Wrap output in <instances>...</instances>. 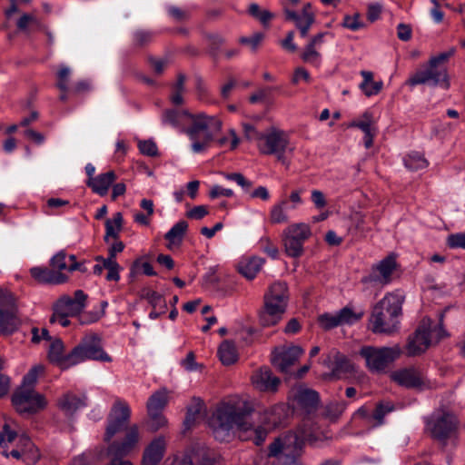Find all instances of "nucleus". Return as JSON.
<instances>
[{
	"mask_svg": "<svg viewBox=\"0 0 465 465\" xmlns=\"http://www.w3.org/2000/svg\"><path fill=\"white\" fill-rule=\"evenodd\" d=\"M162 123L173 128H183L191 123L185 133L192 141V150L195 153H203L222 128V122L204 114H192L186 110L168 109L162 115Z\"/></svg>",
	"mask_w": 465,
	"mask_h": 465,
	"instance_id": "f257e3e1",
	"label": "nucleus"
},
{
	"mask_svg": "<svg viewBox=\"0 0 465 465\" xmlns=\"http://www.w3.org/2000/svg\"><path fill=\"white\" fill-rule=\"evenodd\" d=\"M253 420V409L246 401L229 400L217 405L208 419V426L218 433L247 432L254 427Z\"/></svg>",
	"mask_w": 465,
	"mask_h": 465,
	"instance_id": "f03ea898",
	"label": "nucleus"
},
{
	"mask_svg": "<svg viewBox=\"0 0 465 465\" xmlns=\"http://www.w3.org/2000/svg\"><path fill=\"white\" fill-rule=\"evenodd\" d=\"M403 295L400 291L388 292L374 307L370 328L374 333L391 334L399 327Z\"/></svg>",
	"mask_w": 465,
	"mask_h": 465,
	"instance_id": "7ed1b4c3",
	"label": "nucleus"
},
{
	"mask_svg": "<svg viewBox=\"0 0 465 465\" xmlns=\"http://www.w3.org/2000/svg\"><path fill=\"white\" fill-rule=\"evenodd\" d=\"M455 53V49L451 48L447 52L439 54L430 57L428 66L424 69L417 70L408 80L407 84L415 86L418 84H427L429 86H440L449 89L450 80L448 70L441 65L449 60Z\"/></svg>",
	"mask_w": 465,
	"mask_h": 465,
	"instance_id": "20e7f679",
	"label": "nucleus"
},
{
	"mask_svg": "<svg viewBox=\"0 0 465 465\" xmlns=\"http://www.w3.org/2000/svg\"><path fill=\"white\" fill-rule=\"evenodd\" d=\"M318 438H308L311 446H316ZM307 438H275L269 446V455L282 459L283 465H303L298 457L302 455Z\"/></svg>",
	"mask_w": 465,
	"mask_h": 465,
	"instance_id": "39448f33",
	"label": "nucleus"
},
{
	"mask_svg": "<svg viewBox=\"0 0 465 465\" xmlns=\"http://www.w3.org/2000/svg\"><path fill=\"white\" fill-rule=\"evenodd\" d=\"M132 411L127 401L116 399L107 417L106 435L114 436L125 433L124 436H139L136 424L129 426Z\"/></svg>",
	"mask_w": 465,
	"mask_h": 465,
	"instance_id": "423d86ee",
	"label": "nucleus"
},
{
	"mask_svg": "<svg viewBox=\"0 0 465 465\" xmlns=\"http://www.w3.org/2000/svg\"><path fill=\"white\" fill-rule=\"evenodd\" d=\"M74 366L85 361L111 362L112 358L103 348L102 338L97 333L85 334L73 350Z\"/></svg>",
	"mask_w": 465,
	"mask_h": 465,
	"instance_id": "0eeeda50",
	"label": "nucleus"
},
{
	"mask_svg": "<svg viewBox=\"0 0 465 465\" xmlns=\"http://www.w3.org/2000/svg\"><path fill=\"white\" fill-rule=\"evenodd\" d=\"M254 427L252 429L256 436H266L274 430L284 426L288 418V409L283 404H279L266 410L262 413L256 414L253 411Z\"/></svg>",
	"mask_w": 465,
	"mask_h": 465,
	"instance_id": "6e6552de",
	"label": "nucleus"
},
{
	"mask_svg": "<svg viewBox=\"0 0 465 465\" xmlns=\"http://www.w3.org/2000/svg\"><path fill=\"white\" fill-rule=\"evenodd\" d=\"M11 401L15 411L22 415L38 413L47 406V401L43 394L25 388H17Z\"/></svg>",
	"mask_w": 465,
	"mask_h": 465,
	"instance_id": "1a4fd4ad",
	"label": "nucleus"
},
{
	"mask_svg": "<svg viewBox=\"0 0 465 465\" xmlns=\"http://www.w3.org/2000/svg\"><path fill=\"white\" fill-rule=\"evenodd\" d=\"M289 144L288 135L284 131L272 126L264 132V134L258 148L261 153L267 155H275L282 163H285V152Z\"/></svg>",
	"mask_w": 465,
	"mask_h": 465,
	"instance_id": "9d476101",
	"label": "nucleus"
},
{
	"mask_svg": "<svg viewBox=\"0 0 465 465\" xmlns=\"http://www.w3.org/2000/svg\"><path fill=\"white\" fill-rule=\"evenodd\" d=\"M312 235L311 228L306 223H295L284 229L282 242L288 256L298 258L303 253V244Z\"/></svg>",
	"mask_w": 465,
	"mask_h": 465,
	"instance_id": "9b49d317",
	"label": "nucleus"
},
{
	"mask_svg": "<svg viewBox=\"0 0 465 465\" xmlns=\"http://www.w3.org/2000/svg\"><path fill=\"white\" fill-rule=\"evenodd\" d=\"M401 354V349L395 347H363L361 355L365 359L366 364L371 371H381L389 363L397 359Z\"/></svg>",
	"mask_w": 465,
	"mask_h": 465,
	"instance_id": "f8f14e48",
	"label": "nucleus"
},
{
	"mask_svg": "<svg viewBox=\"0 0 465 465\" xmlns=\"http://www.w3.org/2000/svg\"><path fill=\"white\" fill-rule=\"evenodd\" d=\"M397 268L396 256L390 254L373 264L368 275L361 282L366 284L388 285L392 281V274Z\"/></svg>",
	"mask_w": 465,
	"mask_h": 465,
	"instance_id": "ddd939ff",
	"label": "nucleus"
},
{
	"mask_svg": "<svg viewBox=\"0 0 465 465\" xmlns=\"http://www.w3.org/2000/svg\"><path fill=\"white\" fill-rule=\"evenodd\" d=\"M221 459L220 453L207 447H198L189 453L174 458L172 465H215Z\"/></svg>",
	"mask_w": 465,
	"mask_h": 465,
	"instance_id": "4468645a",
	"label": "nucleus"
},
{
	"mask_svg": "<svg viewBox=\"0 0 465 465\" xmlns=\"http://www.w3.org/2000/svg\"><path fill=\"white\" fill-rule=\"evenodd\" d=\"M1 453L5 457L12 456L19 460L27 452H32L34 458H38V450L31 442L30 438H0Z\"/></svg>",
	"mask_w": 465,
	"mask_h": 465,
	"instance_id": "2eb2a0df",
	"label": "nucleus"
},
{
	"mask_svg": "<svg viewBox=\"0 0 465 465\" xmlns=\"http://www.w3.org/2000/svg\"><path fill=\"white\" fill-rule=\"evenodd\" d=\"M424 423L426 430L430 432L431 436H448L457 429L458 420L450 413H433L424 418Z\"/></svg>",
	"mask_w": 465,
	"mask_h": 465,
	"instance_id": "dca6fc26",
	"label": "nucleus"
},
{
	"mask_svg": "<svg viewBox=\"0 0 465 465\" xmlns=\"http://www.w3.org/2000/svg\"><path fill=\"white\" fill-rule=\"evenodd\" d=\"M430 320L423 319L412 336L409 338L406 345L408 356H416L423 353L430 345Z\"/></svg>",
	"mask_w": 465,
	"mask_h": 465,
	"instance_id": "f3484780",
	"label": "nucleus"
},
{
	"mask_svg": "<svg viewBox=\"0 0 465 465\" xmlns=\"http://www.w3.org/2000/svg\"><path fill=\"white\" fill-rule=\"evenodd\" d=\"M303 352L302 348L297 345L276 348L272 354V363L279 371L288 373Z\"/></svg>",
	"mask_w": 465,
	"mask_h": 465,
	"instance_id": "a211bd4d",
	"label": "nucleus"
},
{
	"mask_svg": "<svg viewBox=\"0 0 465 465\" xmlns=\"http://www.w3.org/2000/svg\"><path fill=\"white\" fill-rule=\"evenodd\" d=\"M87 295L82 291H75L74 297L64 295L57 300L54 311L55 315L76 316L82 312L86 306Z\"/></svg>",
	"mask_w": 465,
	"mask_h": 465,
	"instance_id": "6ab92c4d",
	"label": "nucleus"
},
{
	"mask_svg": "<svg viewBox=\"0 0 465 465\" xmlns=\"http://www.w3.org/2000/svg\"><path fill=\"white\" fill-rule=\"evenodd\" d=\"M326 37L332 38L333 36L330 32H321L309 38L308 43L305 45L301 54V58L304 63L315 67L321 66L322 55L320 50Z\"/></svg>",
	"mask_w": 465,
	"mask_h": 465,
	"instance_id": "aec40b11",
	"label": "nucleus"
},
{
	"mask_svg": "<svg viewBox=\"0 0 465 465\" xmlns=\"http://www.w3.org/2000/svg\"><path fill=\"white\" fill-rule=\"evenodd\" d=\"M88 404V398L84 393L66 391L61 395L56 402L58 409L68 418L72 419L78 411Z\"/></svg>",
	"mask_w": 465,
	"mask_h": 465,
	"instance_id": "412c9836",
	"label": "nucleus"
},
{
	"mask_svg": "<svg viewBox=\"0 0 465 465\" xmlns=\"http://www.w3.org/2000/svg\"><path fill=\"white\" fill-rule=\"evenodd\" d=\"M284 14L287 20L292 21L299 30L302 37H306L312 25L315 22V15L312 11V5L307 3L303 5L302 12L299 14L288 8L284 9Z\"/></svg>",
	"mask_w": 465,
	"mask_h": 465,
	"instance_id": "4be33fe9",
	"label": "nucleus"
},
{
	"mask_svg": "<svg viewBox=\"0 0 465 465\" xmlns=\"http://www.w3.org/2000/svg\"><path fill=\"white\" fill-rule=\"evenodd\" d=\"M391 378L405 388H420L424 385L421 373L414 367L394 371L391 373Z\"/></svg>",
	"mask_w": 465,
	"mask_h": 465,
	"instance_id": "5701e85b",
	"label": "nucleus"
},
{
	"mask_svg": "<svg viewBox=\"0 0 465 465\" xmlns=\"http://www.w3.org/2000/svg\"><path fill=\"white\" fill-rule=\"evenodd\" d=\"M252 382L260 391L275 392L278 390L280 379L273 376L268 367H262L252 374Z\"/></svg>",
	"mask_w": 465,
	"mask_h": 465,
	"instance_id": "b1692460",
	"label": "nucleus"
},
{
	"mask_svg": "<svg viewBox=\"0 0 465 465\" xmlns=\"http://www.w3.org/2000/svg\"><path fill=\"white\" fill-rule=\"evenodd\" d=\"M166 448L164 438H154L143 450L142 465H158L164 457Z\"/></svg>",
	"mask_w": 465,
	"mask_h": 465,
	"instance_id": "393cba45",
	"label": "nucleus"
},
{
	"mask_svg": "<svg viewBox=\"0 0 465 465\" xmlns=\"http://www.w3.org/2000/svg\"><path fill=\"white\" fill-rule=\"evenodd\" d=\"M72 351L64 354V345L60 339H56L50 344L48 351V359L62 370H67L74 366Z\"/></svg>",
	"mask_w": 465,
	"mask_h": 465,
	"instance_id": "a878e982",
	"label": "nucleus"
},
{
	"mask_svg": "<svg viewBox=\"0 0 465 465\" xmlns=\"http://www.w3.org/2000/svg\"><path fill=\"white\" fill-rule=\"evenodd\" d=\"M30 273L35 280L46 284H62L69 279L67 274L56 272L52 267H33L30 269Z\"/></svg>",
	"mask_w": 465,
	"mask_h": 465,
	"instance_id": "bb28decb",
	"label": "nucleus"
},
{
	"mask_svg": "<svg viewBox=\"0 0 465 465\" xmlns=\"http://www.w3.org/2000/svg\"><path fill=\"white\" fill-rule=\"evenodd\" d=\"M287 307L273 305L271 302H263V307L259 313V322L263 327L277 325L286 312Z\"/></svg>",
	"mask_w": 465,
	"mask_h": 465,
	"instance_id": "cd10ccee",
	"label": "nucleus"
},
{
	"mask_svg": "<svg viewBox=\"0 0 465 465\" xmlns=\"http://www.w3.org/2000/svg\"><path fill=\"white\" fill-rule=\"evenodd\" d=\"M21 325L17 306L0 309V332L5 335L14 333Z\"/></svg>",
	"mask_w": 465,
	"mask_h": 465,
	"instance_id": "c85d7f7f",
	"label": "nucleus"
},
{
	"mask_svg": "<svg viewBox=\"0 0 465 465\" xmlns=\"http://www.w3.org/2000/svg\"><path fill=\"white\" fill-rule=\"evenodd\" d=\"M289 293L287 284L283 282L272 283L264 293L263 302H271L273 305L287 307Z\"/></svg>",
	"mask_w": 465,
	"mask_h": 465,
	"instance_id": "c756f323",
	"label": "nucleus"
},
{
	"mask_svg": "<svg viewBox=\"0 0 465 465\" xmlns=\"http://www.w3.org/2000/svg\"><path fill=\"white\" fill-rule=\"evenodd\" d=\"M115 179V173L114 171H109L104 173L98 174L94 179H88L87 185L94 193L100 196H104L107 194L110 186L114 183Z\"/></svg>",
	"mask_w": 465,
	"mask_h": 465,
	"instance_id": "7c9ffc66",
	"label": "nucleus"
},
{
	"mask_svg": "<svg viewBox=\"0 0 465 465\" xmlns=\"http://www.w3.org/2000/svg\"><path fill=\"white\" fill-rule=\"evenodd\" d=\"M265 260L261 257L252 256L242 258L237 265L239 273L247 280H253L257 273L261 271Z\"/></svg>",
	"mask_w": 465,
	"mask_h": 465,
	"instance_id": "2f4dec72",
	"label": "nucleus"
},
{
	"mask_svg": "<svg viewBox=\"0 0 465 465\" xmlns=\"http://www.w3.org/2000/svg\"><path fill=\"white\" fill-rule=\"evenodd\" d=\"M206 411L204 401L199 397H193L186 408V416L183 420V432L189 430L195 423L200 415Z\"/></svg>",
	"mask_w": 465,
	"mask_h": 465,
	"instance_id": "473e14b6",
	"label": "nucleus"
},
{
	"mask_svg": "<svg viewBox=\"0 0 465 465\" xmlns=\"http://www.w3.org/2000/svg\"><path fill=\"white\" fill-rule=\"evenodd\" d=\"M167 402L168 395L165 389L154 391L147 401V413H163Z\"/></svg>",
	"mask_w": 465,
	"mask_h": 465,
	"instance_id": "72a5a7b5",
	"label": "nucleus"
},
{
	"mask_svg": "<svg viewBox=\"0 0 465 465\" xmlns=\"http://www.w3.org/2000/svg\"><path fill=\"white\" fill-rule=\"evenodd\" d=\"M294 399L300 406L308 411L314 409L320 400L317 391L307 388H300L295 393Z\"/></svg>",
	"mask_w": 465,
	"mask_h": 465,
	"instance_id": "f704fd0d",
	"label": "nucleus"
},
{
	"mask_svg": "<svg viewBox=\"0 0 465 465\" xmlns=\"http://www.w3.org/2000/svg\"><path fill=\"white\" fill-rule=\"evenodd\" d=\"M361 75L363 80L360 84L359 87L362 91V93L371 97L372 95L378 94L383 86L382 81H373V74L370 71H361Z\"/></svg>",
	"mask_w": 465,
	"mask_h": 465,
	"instance_id": "c9c22d12",
	"label": "nucleus"
},
{
	"mask_svg": "<svg viewBox=\"0 0 465 465\" xmlns=\"http://www.w3.org/2000/svg\"><path fill=\"white\" fill-rule=\"evenodd\" d=\"M187 222L181 220L176 223L164 235L166 241H168L167 247L172 249L173 246H178L182 243L183 236L187 231Z\"/></svg>",
	"mask_w": 465,
	"mask_h": 465,
	"instance_id": "e433bc0d",
	"label": "nucleus"
},
{
	"mask_svg": "<svg viewBox=\"0 0 465 465\" xmlns=\"http://www.w3.org/2000/svg\"><path fill=\"white\" fill-rule=\"evenodd\" d=\"M16 27L20 32L29 35L33 31L41 29L42 23L35 15L24 13L18 18Z\"/></svg>",
	"mask_w": 465,
	"mask_h": 465,
	"instance_id": "4c0bfd02",
	"label": "nucleus"
},
{
	"mask_svg": "<svg viewBox=\"0 0 465 465\" xmlns=\"http://www.w3.org/2000/svg\"><path fill=\"white\" fill-rule=\"evenodd\" d=\"M123 226V214L118 212L115 213L112 219L105 221V235L104 241L108 242L110 239L117 240L119 232Z\"/></svg>",
	"mask_w": 465,
	"mask_h": 465,
	"instance_id": "58836bf2",
	"label": "nucleus"
},
{
	"mask_svg": "<svg viewBox=\"0 0 465 465\" xmlns=\"http://www.w3.org/2000/svg\"><path fill=\"white\" fill-rule=\"evenodd\" d=\"M341 325H352L359 322L364 315V310H354L350 304L337 312Z\"/></svg>",
	"mask_w": 465,
	"mask_h": 465,
	"instance_id": "ea45409f",
	"label": "nucleus"
},
{
	"mask_svg": "<svg viewBox=\"0 0 465 465\" xmlns=\"http://www.w3.org/2000/svg\"><path fill=\"white\" fill-rule=\"evenodd\" d=\"M218 355L223 364L231 365L238 359L237 351L232 341H224L218 349Z\"/></svg>",
	"mask_w": 465,
	"mask_h": 465,
	"instance_id": "a19ab883",
	"label": "nucleus"
},
{
	"mask_svg": "<svg viewBox=\"0 0 465 465\" xmlns=\"http://www.w3.org/2000/svg\"><path fill=\"white\" fill-rule=\"evenodd\" d=\"M147 416L145 428L148 432L155 433L168 427V421L163 413H147Z\"/></svg>",
	"mask_w": 465,
	"mask_h": 465,
	"instance_id": "79ce46f5",
	"label": "nucleus"
},
{
	"mask_svg": "<svg viewBox=\"0 0 465 465\" xmlns=\"http://www.w3.org/2000/svg\"><path fill=\"white\" fill-rule=\"evenodd\" d=\"M406 168L411 171H418L428 166V161L424 155L419 152H411L403 159Z\"/></svg>",
	"mask_w": 465,
	"mask_h": 465,
	"instance_id": "37998d69",
	"label": "nucleus"
},
{
	"mask_svg": "<svg viewBox=\"0 0 465 465\" xmlns=\"http://www.w3.org/2000/svg\"><path fill=\"white\" fill-rule=\"evenodd\" d=\"M352 371L353 366L351 363L350 360L343 354L337 352L334 356V361L332 366L333 374L340 377L341 375L350 373Z\"/></svg>",
	"mask_w": 465,
	"mask_h": 465,
	"instance_id": "c03bdc74",
	"label": "nucleus"
},
{
	"mask_svg": "<svg viewBox=\"0 0 465 465\" xmlns=\"http://www.w3.org/2000/svg\"><path fill=\"white\" fill-rule=\"evenodd\" d=\"M44 366L35 365L29 370L24 376L21 385L18 388H25L29 391H35V385L40 374L44 372Z\"/></svg>",
	"mask_w": 465,
	"mask_h": 465,
	"instance_id": "a18cd8bd",
	"label": "nucleus"
},
{
	"mask_svg": "<svg viewBox=\"0 0 465 465\" xmlns=\"http://www.w3.org/2000/svg\"><path fill=\"white\" fill-rule=\"evenodd\" d=\"M71 254H67L64 251H60L54 254L50 260V266L56 272L67 271L70 272L71 262L69 257Z\"/></svg>",
	"mask_w": 465,
	"mask_h": 465,
	"instance_id": "49530a36",
	"label": "nucleus"
},
{
	"mask_svg": "<svg viewBox=\"0 0 465 465\" xmlns=\"http://www.w3.org/2000/svg\"><path fill=\"white\" fill-rule=\"evenodd\" d=\"M142 297L145 299L153 309L160 307L163 309V312H165L166 302L163 297L155 291L145 289L143 291Z\"/></svg>",
	"mask_w": 465,
	"mask_h": 465,
	"instance_id": "de8ad7c7",
	"label": "nucleus"
},
{
	"mask_svg": "<svg viewBox=\"0 0 465 465\" xmlns=\"http://www.w3.org/2000/svg\"><path fill=\"white\" fill-rule=\"evenodd\" d=\"M393 411V406L387 402H380L377 404L375 410L371 414V418L374 420V425L379 426L383 423L384 417Z\"/></svg>",
	"mask_w": 465,
	"mask_h": 465,
	"instance_id": "09e8293b",
	"label": "nucleus"
},
{
	"mask_svg": "<svg viewBox=\"0 0 465 465\" xmlns=\"http://www.w3.org/2000/svg\"><path fill=\"white\" fill-rule=\"evenodd\" d=\"M318 322L320 326L324 330H331L341 325L337 312L335 313L326 312L319 315Z\"/></svg>",
	"mask_w": 465,
	"mask_h": 465,
	"instance_id": "8fccbe9b",
	"label": "nucleus"
},
{
	"mask_svg": "<svg viewBox=\"0 0 465 465\" xmlns=\"http://www.w3.org/2000/svg\"><path fill=\"white\" fill-rule=\"evenodd\" d=\"M229 135L230 137L223 136L216 139V144L221 148L229 145L230 150H234L238 146L240 139L238 138L236 132L233 129L229 130Z\"/></svg>",
	"mask_w": 465,
	"mask_h": 465,
	"instance_id": "3c124183",
	"label": "nucleus"
},
{
	"mask_svg": "<svg viewBox=\"0 0 465 465\" xmlns=\"http://www.w3.org/2000/svg\"><path fill=\"white\" fill-rule=\"evenodd\" d=\"M0 436H25V434L15 421L6 420L0 431Z\"/></svg>",
	"mask_w": 465,
	"mask_h": 465,
	"instance_id": "603ef678",
	"label": "nucleus"
},
{
	"mask_svg": "<svg viewBox=\"0 0 465 465\" xmlns=\"http://www.w3.org/2000/svg\"><path fill=\"white\" fill-rule=\"evenodd\" d=\"M153 34L146 30H136L133 35L134 45L144 46L153 41Z\"/></svg>",
	"mask_w": 465,
	"mask_h": 465,
	"instance_id": "864d4df0",
	"label": "nucleus"
},
{
	"mask_svg": "<svg viewBox=\"0 0 465 465\" xmlns=\"http://www.w3.org/2000/svg\"><path fill=\"white\" fill-rule=\"evenodd\" d=\"M270 221L273 224L285 223L289 221V217L281 206L274 204L270 211Z\"/></svg>",
	"mask_w": 465,
	"mask_h": 465,
	"instance_id": "5fc2aeb1",
	"label": "nucleus"
},
{
	"mask_svg": "<svg viewBox=\"0 0 465 465\" xmlns=\"http://www.w3.org/2000/svg\"><path fill=\"white\" fill-rule=\"evenodd\" d=\"M136 438H126L125 440L118 446L114 444L110 447V452L115 455H124L127 454L135 445Z\"/></svg>",
	"mask_w": 465,
	"mask_h": 465,
	"instance_id": "6e6d98bb",
	"label": "nucleus"
},
{
	"mask_svg": "<svg viewBox=\"0 0 465 465\" xmlns=\"http://www.w3.org/2000/svg\"><path fill=\"white\" fill-rule=\"evenodd\" d=\"M342 25L351 31H358L365 26L364 23L361 19L360 14L345 15Z\"/></svg>",
	"mask_w": 465,
	"mask_h": 465,
	"instance_id": "4d7b16f0",
	"label": "nucleus"
},
{
	"mask_svg": "<svg viewBox=\"0 0 465 465\" xmlns=\"http://www.w3.org/2000/svg\"><path fill=\"white\" fill-rule=\"evenodd\" d=\"M223 176L225 179L236 183L244 192H248L252 186V183L240 173H224Z\"/></svg>",
	"mask_w": 465,
	"mask_h": 465,
	"instance_id": "13d9d810",
	"label": "nucleus"
},
{
	"mask_svg": "<svg viewBox=\"0 0 465 465\" xmlns=\"http://www.w3.org/2000/svg\"><path fill=\"white\" fill-rule=\"evenodd\" d=\"M372 114L370 112H365L361 120L353 121L351 123V127H356L363 133L371 131Z\"/></svg>",
	"mask_w": 465,
	"mask_h": 465,
	"instance_id": "bf43d9fd",
	"label": "nucleus"
},
{
	"mask_svg": "<svg viewBox=\"0 0 465 465\" xmlns=\"http://www.w3.org/2000/svg\"><path fill=\"white\" fill-rule=\"evenodd\" d=\"M70 74L71 70L67 66H62L57 72L58 82L56 85L61 92H67Z\"/></svg>",
	"mask_w": 465,
	"mask_h": 465,
	"instance_id": "052dcab7",
	"label": "nucleus"
},
{
	"mask_svg": "<svg viewBox=\"0 0 465 465\" xmlns=\"http://www.w3.org/2000/svg\"><path fill=\"white\" fill-rule=\"evenodd\" d=\"M138 148L141 153L147 156L153 157L158 154L157 145L152 140L140 141L138 143Z\"/></svg>",
	"mask_w": 465,
	"mask_h": 465,
	"instance_id": "680f3d73",
	"label": "nucleus"
},
{
	"mask_svg": "<svg viewBox=\"0 0 465 465\" xmlns=\"http://www.w3.org/2000/svg\"><path fill=\"white\" fill-rule=\"evenodd\" d=\"M260 247L263 252L268 254L272 259H277L279 255V250L269 238L264 237L260 240Z\"/></svg>",
	"mask_w": 465,
	"mask_h": 465,
	"instance_id": "e2e57ef3",
	"label": "nucleus"
},
{
	"mask_svg": "<svg viewBox=\"0 0 465 465\" xmlns=\"http://www.w3.org/2000/svg\"><path fill=\"white\" fill-rule=\"evenodd\" d=\"M346 409V403L344 401L331 402L326 407V414L331 419L338 418Z\"/></svg>",
	"mask_w": 465,
	"mask_h": 465,
	"instance_id": "0e129e2a",
	"label": "nucleus"
},
{
	"mask_svg": "<svg viewBox=\"0 0 465 465\" xmlns=\"http://www.w3.org/2000/svg\"><path fill=\"white\" fill-rule=\"evenodd\" d=\"M244 136L249 141H257L261 142L264 133L259 132L253 125L250 124H242Z\"/></svg>",
	"mask_w": 465,
	"mask_h": 465,
	"instance_id": "69168bd1",
	"label": "nucleus"
},
{
	"mask_svg": "<svg viewBox=\"0 0 465 465\" xmlns=\"http://www.w3.org/2000/svg\"><path fill=\"white\" fill-rule=\"evenodd\" d=\"M182 367L187 371H196L202 365L196 362L195 355L193 351L188 352L186 357L181 361Z\"/></svg>",
	"mask_w": 465,
	"mask_h": 465,
	"instance_id": "338daca9",
	"label": "nucleus"
},
{
	"mask_svg": "<svg viewBox=\"0 0 465 465\" xmlns=\"http://www.w3.org/2000/svg\"><path fill=\"white\" fill-rule=\"evenodd\" d=\"M447 243L450 248L465 249V232L450 234L448 237Z\"/></svg>",
	"mask_w": 465,
	"mask_h": 465,
	"instance_id": "774afa93",
	"label": "nucleus"
}]
</instances>
